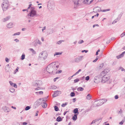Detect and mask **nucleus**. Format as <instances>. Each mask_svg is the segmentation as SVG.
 Returning a JSON list of instances; mask_svg holds the SVG:
<instances>
[{
  "label": "nucleus",
  "mask_w": 125,
  "mask_h": 125,
  "mask_svg": "<svg viewBox=\"0 0 125 125\" xmlns=\"http://www.w3.org/2000/svg\"><path fill=\"white\" fill-rule=\"evenodd\" d=\"M94 0H73L74 4L76 6L81 5L83 3L90 4Z\"/></svg>",
  "instance_id": "nucleus-1"
},
{
  "label": "nucleus",
  "mask_w": 125,
  "mask_h": 125,
  "mask_svg": "<svg viewBox=\"0 0 125 125\" xmlns=\"http://www.w3.org/2000/svg\"><path fill=\"white\" fill-rule=\"evenodd\" d=\"M56 65L52 63L48 65L46 68V70L50 74L52 73L56 70Z\"/></svg>",
  "instance_id": "nucleus-2"
},
{
  "label": "nucleus",
  "mask_w": 125,
  "mask_h": 125,
  "mask_svg": "<svg viewBox=\"0 0 125 125\" xmlns=\"http://www.w3.org/2000/svg\"><path fill=\"white\" fill-rule=\"evenodd\" d=\"M1 6L3 11H5L8 9L9 6V2L8 0H3Z\"/></svg>",
  "instance_id": "nucleus-3"
},
{
  "label": "nucleus",
  "mask_w": 125,
  "mask_h": 125,
  "mask_svg": "<svg viewBox=\"0 0 125 125\" xmlns=\"http://www.w3.org/2000/svg\"><path fill=\"white\" fill-rule=\"evenodd\" d=\"M105 74V73L104 71H103L101 73V74H102V78L101 80V82L102 83L105 82L109 79V76L107 75H104Z\"/></svg>",
  "instance_id": "nucleus-4"
},
{
  "label": "nucleus",
  "mask_w": 125,
  "mask_h": 125,
  "mask_svg": "<svg viewBox=\"0 0 125 125\" xmlns=\"http://www.w3.org/2000/svg\"><path fill=\"white\" fill-rule=\"evenodd\" d=\"M102 78V75L101 73L100 75L95 76L94 78V82L96 83H99L101 81Z\"/></svg>",
  "instance_id": "nucleus-5"
},
{
  "label": "nucleus",
  "mask_w": 125,
  "mask_h": 125,
  "mask_svg": "<svg viewBox=\"0 0 125 125\" xmlns=\"http://www.w3.org/2000/svg\"><path fill=\"white\" fill-rule=\"evenodd\" d=\"M34 8L31 7V9H32L30 13L28 15V16H29L31 17H33L35 16L36 17H37L39 16L38 14H37L36 13V11L34 10L33 8Z\"/></svg>",
  "instance_id": "nucleus-6"
},
{
  "label": "nucleus",
  "mask_w": 125,
  "mask_h": 125,
  "mask_svg": "<svg viewBox=\"0 0 125 125\" xmlns=\"http://www.w3.org/2000/svg\"><path fill=\"white\" fill-rule=\"evenodd\" d=\"M47 52L46 51H43L39 54V57L40 58H43L44 60L45 59L47 56Z\"/></svg>",
  "instance_id": "nucleus-7"
},
{
  "label": "nucleus",
  "mask_w": 125,
  "mask_h": 125,
  "mask_svg": "<svg viewBox=\"0 0 125 125\" xmlns=\"http://www.w3.org/2000/svg\"><path fill=\"white\" fill-rule=\"evenodd\" d=\"M42 83V82L40 80H36L32 83V85L34 86L39 87L41 86Z\"/></svg>",
  "instance_id": "nucleus-8"
},
{
  "label": "nucleus",
  "mask_w": 125,
  "mask_h": 125,
  "mask_svg": "<svg viewBox=\"0 0 125 125\" xmlns=\"http://www.w3.org/2000/svg\"><path fill=\"white\" fill-rule=\"evenodd\" d=\"M54 6V2L52 1H49L48 3L47 7L48 9H53Z\"/></svg>",
  "instance_id": "nucleus-9"
},
{
  "label": "nucleus",
  "mask_w": 125,
  "mask_h": 125,
  "mask_svg": "<svg viewBox=\"0 0 125 125\" xmlns=\"http://www.w3.org/2000/svg\"><path fill=\"white\" fill-rule=\"evenodd\" d=\"M43 99H39L35 103V105L36 107H37L40 104L42 105V104Z\"/></svg>",
  "instance_id": "nucleus-10"
},
{
  "label": "nucleus",
  "mask_w": 125,
  "mask_h": 125,
  "mask_svg": "<svg viewBox=\"0 0 125 125\" xmlns=\"http://www.w3.org/2000/svg\"><path fill=\"white\" fill-rule=\"evenodd\" d=\"M123 12H121V13L119 14L118 17L115 20H114L112 22V24H115L116 23L117 21H119L121 19V18L123 14Z\"/></svg>",
  "instance_id": "nucleus-11"
},
{
  "label": "nucleus",
  "mask_w": 125,
  "mask_h": 125,
  "mask_svg": "<svg viewBox=\"0 0 125 125\" xmlns=\"http://www.w3.org/2000/svg\"><path fill=\"white\" fill-rule=\"evenodd\" d=\"M99 120L98 119L93 120L91 123L90 125H98L99 124Z\"/></svg>",
  "instance_id": "nucleus-12"
},
{
  "label": "nucleus",
  "mask_w": 125,
  "mask_h": 125,
  "mask_svg": "<svg viewBox=\"0 0 125 125\" xmlns=\"http://www.w3.org/2000/svg\"><path fill=\"white\" fill-rule=\"evenodd\" d=\"M93 105L94 107H96L101 105V104L100 101H99V100L95 101L93 103Z\"/></svg>",
  "instance_id": "nucleus-13"
},
{
  "label": "nucleus",
  "mask_w": 125,
  "mask_h": 125,
  "mask_svg": "<svg viewBox=\"0 0 125 125\" xmlns=\"http://www.w3.org/2000/svg\"><path fill=\"white\" fill-rule=\"evenodd\" d=\"M83 56H80L78 58H76L75 60V61L76 62H79L81 61L83 58Z\"/></svg>",
  "instance_id": "nucleus-14"
},
{
  "label": "nucleus",
  "mask_w": 125,
  "mask_h": 125,
  "mask_svg": "<svg viewBox=\"0 0 125 125\" xmlns=\"http://www.w3.org/2000/svg\"><path fill=\"white\" fill-rule=\"evenodd\" d=\"M61 92L58 91H56L54 92V93L52 95V96L53 97H55L57 96L60 94L59 93Z\"/></svg>",
  "instance_id": "nucleus-15"
},
{
  "label": "nucleus",
  "mask_w": 125,
  "mask_h": 125,
  "mask_svg": "<svg viewBox=\"0 0 125 125\" xmlns=\"http://www.w3.org/2000/svg\"><path fill=\"white\" fill-rule=\"evenodd\" d=\"M11 18V16H7L5 18L3 19L2 20L3 22H5L9 20Z\"/></svg>",
  "instance_id": "nucleus-16"
},
{
  "label": "nucleus",
  "mask_w": 125,
  "mask_h": 125,
  "mask_svg": "<svg viewBox=\"0 0 125 125\" xmlns=\"http://www.w3.org/2000/svg\"><path fill=\"white\" fill-rule=\"evenodd\" d=\"M42 106L43 108H45L47 106V104L46 103L44 99L43 101L42 102Z\"/></svg>",
  "instance_id": "nucleus-17"
},
{
  "label": "nucleus",
  "mask_w": 125,
  "mask_h": 125,
  "mask_svg": "<svg viewBox=\"0 0 125 125\" xmlns=\"http://www.w3.org/2000/svg\"><path fill=\"white\" fill-rule=\"evenodd\" d=\"M99 100L100 101L101 104V105L106 102L107 101V99H100Z\"/></svg>",
  "instance_id": "nucleus-18"
},
{
  "label": "nucleus",
  "mask_w": 125,
  "mask_h": 125,
  "mask_svg": "<svg viewBox=\"0 0 125 125\" xmlns=\"http://www.w3.org/2000/svg\"><path fill=\"white\" fill-rule=\"evenodd\" d=\"M100 8L98 7H96L94 9V11L95 12H98L100 11Z\"/></svg>",
  "instance_id": "nucleus-19"
},
{
  "label": "nucleus",
  "mask_w": 125,
  "mask_h": 125,
  "mask_svg": "<svg viewBox=\"0 0 125 125\" xmlns=\"http://www.w3.org/2000/svg\"><path fill=\"white\" fill-rule=\"evenodd\" d=\"M13 23H10L7 25L6 26L8 28H10L13 27Z\"/></svg>",
  "instance_id": "nucleus-20"
},
{
  "label": "nucleus",
  "mask_w": 125,
  "mask_h": 125,
  "mask_svg": "<svg viewBox=\"0 0 125 125\" xmlns=\"http://www.w3.org/2000/svg\"><path fill=\"white\" fill-rule=\"evenodd\" d=\"M9 83L10 85L12 86H13L16 88H17V86L16 83H13L11 81H9Z\"/></svg>",
  "instance_id": "nucleus-21"
},
{
  "label": "nucleus",
  "mask_w": 125,
  "mask_h": 125,
  "mask_svg": "<svg viewBox=\"0 0 125 125\" xmlns=\"http://www.w3.org/2000/svg\"><path fill=\"white\" fill-rule=\"evenodd\" d=\"M78 115L77 114H74V115L72 119L73 120L75 121L77 119V115Z\"/></svg>",
  "instance_id": "nucleus-22"
},
{
  "label": "nucleus",
  "mask_w": 125,
  "mask_h": 125,
  "mask_svg": "<svg viewBox=\"0 0 125 125\" xmlns=\"http://www.w3.org/2000/svg\"><path fill=\"white\" fill-rule=\"evenodd\" d=\"M78 109L76 108L74 109L73 111V113H74V114H77V115H78L79 114V112H78Z\"/></svg>",
  "instance_id": "nucleus-23"
},
{
  "label": "nucleus",
  "mask_w": 125,
  "mask_h": 125,
  "mask_svg": "<svg viewBox=\"0 0 125 125\" xmlns=\"http://www.w3.org/2000/svg\"><path fill=\"white\" fill-rule=\"evenodd\" d=\"M9 64H8L6 65L5 67V71L6 72H8V70L9 69Z\"/></svg>",
  "instance_id": "nucleus-24"
},
{
  "label": "nucleus",
  "mask_w": 125,
  "mask_h": 125,
  "mask_svg": "<svg viewBox=\"0 0 125 125\" xmlns=\"http://www.w3.org/2000/svg\"><path fill=\"white\" fill-rule=\"evenodd\" d=\"M84 89V88L82 87H79L77 88V90L78 91H82Z\"/></svg>",
  "instance_id": "nucleus-25"
},
{
  "label": "nucleus",
  "mask_w": 125,
  "mask_h": 125,
  "mask_svg": "<svg viewBox=\"0 0 125 125\" xmlns=\"http://www.w3.org/2000/svg\"><path fill=\"white\" fill-rule=\"evenodd\" d=\"M92 98V96L90 94H88L87 95L86 97V99L89 100L91 99Z\"/></svg>",
  "instance_id": "nucleus-26"
},
{
  "label": "nucleus",
  "mask_w": 125,
  "mask_h": 125,
  "mask_svg": "<svg viewBox=\"0 0 125 125\" xmlns=\"http://www.w3.org/2000/svg\"><path fill=\"white\" fill-rule=\"evenodd\" d=\"M104 65V64L103 63H102L101 64H99L98 66V68L99 69H100L102 68L103 67Z\"/></svg>",
  "instance_id": "nucleus-27"
},
{
  "label": "nucleus",
  "mask_w": 125,
  "mask_h": 125,
  "mask_svg": "<svg viewBox=\"0 0 125 125\" xmlns=\"http://www.w3.org/2000/svg\"><path fill=\"white\" fill-rule=\"evenodd\" d=\"M29 50L33 54H34L36 53L35 51L33 49L30 48L29 49Z\"/></svg>",
  "instance_id": "nucleus-28"
},
{
  "label": "nucleus",
  "mask_w": 125,
  "mask_h": 125,
  "mask_svg": "<svg viewBox=\"0 0 125 125\" xmlns=\"http://www.w3.org/2000/svg\"><path fill=\"white\" fill-rule=\"evenodd\" d=\"M56 120L58 122H60L62 120V119L60 116L58 117L56 119Z\"/></svg>",
  "instance_id": "nucleus-29"
},
{
  "label": "nucleus",
  "mask_w": 125,
  "mask_h": 125,
  "mask_svg": "<svg viewBox=\"0 0 125 125\" xmlns=\"http://www.w3.org/2000/svg\"><path fill=\"white\" fill-rule=\"evenodd\" d=\"M36 41L37 43L40 45L42 44L41 42L38 39H37L36 40Z\"/></svg>",
  "instance_id": "nucleus-30"
},
{
  "label": "nucleus",
  "mask_w": 125,
  "mask_h": 125,
  "mask_svg": "<svg viewBox=\"0 0 125 125\" xmlns=\"http://www.w3.org/2000/svg\"><path fill=\"white\" fill-rule=\"evenodd\" d=\"M35 93L37 94H42L43 93V92L42 91H40L39 92H36Z\"/></svg>",
  "instance_id": "nucleus-31"
},
{
  "label": "nucleus",
  "mask_w": 125,
  "mask_h": 125,
  "mask_svg": "<svg viewBox=\"0 0 125 125\" xmlns=\"http://www.w3.org/2000/svg\"><path fill=\"white\" fill-rule=\"evenodd\" d=\"M62 54V52H56L54 54V56H55L56 55H61Z\"/></svg>",
  "instance_id": "nucleus-32"
},
{
  "label": "nucleus",
  "mask_w": 125,
  "mask_h": 125,
  "mask_svg": "<svg viewBox=\"0 0 125 125\" xmlns=\"http://www.w3.org/2000/svg\"><path fill=\"white\" fill-rule=\"evenodd\" d=\"M55 110L56 111H57L59 110V109L58 107L57 106H54Z\"/></svg>",
  "instance_id": "nucleus-33"
},
{
  "label": "nucleus",
  "mask_w": 125,
  "mask_h": 125,
  "mask_svg": "<svg viewBox=\"0 0 125 125\" xmlns=\"http://www.w3.org/2000/svg\"><path fill=\"white\" fill-rule=\"evenodd\" d=\"M81 69H79L78 71H77L76 73L75 74H74L73 75V76H75V75L79 73L80 72H81Z\"/></svg>",
  "instance_id": "nucleus-34"
},
{
  "label": "nucleus",
  "mask_w": 125,
  "mask_h": 125,
  "mask_svg": "<svg viewBox=\"0 0 125 125\" xmlns=\"http://www.w3.org/2000/svg\"><path fill=\"white\" fill-rule=\"evenodd\" d=\"M15 90V89L13 88H11L10 89V91L11 93H13Z\"/></svg>",
  "instance_id": "nucleus-35"
},
{
  "label": "nucleus",
  "mask_w": 125,
  "mask_h": 125,
  "mask_svg": "<svg viewBox=\"0 0 125 125\" xmlns=\"http://www.w3.org/2000/svg\"><path fill=\"white\" fill-rule=\"evenodd\" d=\"M25 55L24 54H23L21 57V59L22 60H23L25 58Z\"/></svg>",
  "instance_id": "nucleus-36"
},
{
  "label": "nucleus",
  "mask_w": 125,
  "mask_h": 125,
  "mask_svg": "<svg viewBox=\"0 0 125 125\" xmlns=\"http://www.w3.org/2000/svg\"><path fill=\"white\" fill-rule=\"evenodd\" d=\"M33 44L34 46L36 47L37 45V42H33Z\"/></svg>",
  "instance_id": "nucleus-37"
},
{
  "label": "nucleus",
  "mask_w": 125,
  "mask_h": 125,
  "mask_svg": "<svg viewBox=\"0 0 125 125\" xmlns=\"http://www.w3.org/2000/svg\"><path fill=\"white\" fill-rule=\"evenodd\" d=\"M125 121V119H124L122 120V121L120 122L119 123V124L121 125H122L124 123V122Z\"/></svg>",
  "instance_id": "nucleus-38"
},
{
  "label": "nucleus",
  "mask_w": 125,
  "mask_h": 125,
  "mask_svg": "<svg viewBox=\"0 0 125 125\" xmlns=\"http://www.w3.org/2000/svg\"><path fill=\"white\" fill-rule=\"evenodd\" d=\"M20 33L21 32H17L13 34V36H14L17 35H19L20 34Z\"/></svg>",
  "instance_id": "nucleus-39"
},
{
  "label": "nucleus",
  "mask_w": 125,
  "mask_h": 125,
  "mask_svg": "<svg viewBox=\"0 0 125 125\" xmlns=\"http://www.w3.org/2000/svg\"><path fill=\"white\" fill-rule=\"evenodd\" d=\"M31 108V107L30 106H27L25 108V110H29Z\"/></svg>",
  "instance_id": "nucleus-40"
},
{
  "label": "nucleus",
  "mask_w": 125,
  "mask_h": 125,
  "mask_svg": "<svg viewBox=\"0 0 125 125\" xmlns=\"http://www.w3.org/2000/svg\"><path fill=\"white\" fill-rule=\"evenodd\" d=\"M64 41L63 40H60L59 41H58L57 42V44H60L62 42H63Z\"/></svg>",
  "instance_id": "nucleus-41"
},
{
  "label": "nucleus",
  "mask_w": 125,
  "mask_h": 125,
  "mask_svg": "<svg viewBox=\"0 0 125 125\" xmlns=\"http://www.w3.org/2000/svg\"><path fill=\"white\" fill-rule=\"evenodd\" d=\"M70 95L71 97L74 96L75 95V94L74 92H72L71 93Z\"/></svg>",
  "instance_id": "nucleus-42"
},
{
  "label": "nucleus",
  "mask_w": 125,
  "mask_h": 125,
  "mask_svg": "<svg viewBox=\"0 0 125 125\" xmlns=\"http://www.w3.org/2000/svg\"><path fill=\"white\" fill-rule=\"evenodd\" d=\"M67 104V102L65 103V104H62L61 106L62 107H64Z\"/></svg>",
  "instance_id": "nucleus-43"
},
{
  "label": "nucleus",
  "mask_w": 125,
  "mask_h": 125,
  "mask_svg": "<svg viewBox=\"0 0 125 125\" xmlns=\"http://www.w3.org/2000/svg\"><path fill=\"white\" fill-rule=\"evenodd\" d=\"M119 70H121L122 71H124L125 72V69H124L123 67H119Z\"/></svg>",
  "instance_id": "nucleus-44"
},
{
  "label": "nucleus",
  "mask_w": 125,
  "mask_h": 125,
  "mask_svg": "<svg viewBox=\"0 0 125 125\" xmlns=\"http://www.w3.org/2000/svg\"><path fill=\"white\" fill-rule=\"evenodd\" d=\"M110 10V9H106L105 10H102L101 11L103 12H105L108 11H109Z\"/></svg>",
  "instance_id": "nucleus-45"
},
{
  "label": "nucleus",
  "mask_w": 125,
  "mask_h": 125,
  "mask_svg": "<svg viewBox=\"0 0 125 125\" xmlns=\"http://www.w3.org/2000/svg\"><path fill=\"white\" fill-rule=\"evenodd\" d=\"M42 88L39 87H38L36 88H35V90H39L41 89H42Z\"/></svg>",
  "instance_id": "nucleus-46"
},
{
  "label": "nucleus",
  "mask_w": 125,
  "mask_h": 125,
  "mask_svg": "<svg viewBox=\"0 0 125 125\" xmlns=\"http://www.w3.org/2000/svg\"><path fill=\"white\" fill-rule=\"evenodd\" d=\"M98 59V56H97L96 59L93 61V62H96L97 60Z\"/></svg>",
  "instance_id": "nucleus-47"
},
{
  "label": "nucleus",
  "mask_w": 125,
  "mask_h": 125,
  "mask_svg": "<svg viewBox=\"0 0 125 125\" xmlns=\"http://www.w3.org/2000/svg\"><path fill=\"white\" fill-rule=\"evenodd\" d=\"M125 35V32H123L120 35V37H122L124 36Z\"/></svg>",
  "instance_id": "nucleus-48"
},
{
  "label": "nucleus",
  "mask_w": 125,
  "mask_h": 125,
  "mask_svg": "<svg viewBox=\"0 0 125 125\" xmlns=\"http://www.w3.org/2000/svg\"><path fill=\"white\" fill-rule=\"evenodd\" d=\"M84 42V41L83 40H80L78 42L79 44H81Z\"/></svg>",
  "instance_id": "nucleus-49"
},
{
  "label": "nucleus",
  "mask_w": 125,
  "mask_h": 125,
  "mask_svg": "<svg viewBox=\"0 0 125 125\" xmlns=\"http://www.w3.org/2000/svg\"><path fill=\"white\" fill-rule=\"evenodd\" d=\"M122 57V56L121 54H120L119 55L117 56H116V57L117 59H119Z\"/></svg>",
  "instance_id": "nucleus-50"
},
{
  "label": "nucleus",
  "mask_w": 125,
  "mask_h": 125,
  "mask_svg": "<svg viewBox=\"0 0 125 125\" xmlns=\"http://www.w3.org/2000/svg\"><path fill=\"white\" fill-rule=\"evenodd\" d=\"M79 81V79H75L74 80V83H76L78 82Z\"/></svg>",
  "instance_id": "nucleus-51"
},
{
  "label": "nucleus",
  "mask_w": 125,
  "mask_h": 125,
  "mask_svg": "<svg viewBox=\"0 0 125 125\" xmlns=\"http://www.w3.org/2000/svg\"><path fill=\"white\" fill-rule=\"evenodd\" d=\"M89 78L90 77L89 76H87L86 77L85 80L87 81H88L89 80Z\"/></svg>",
  "instance_id": "nucleus-52"
},
{
  "label": "nucleus",
  "mask_w": 125,
  "mask_h": 125,
  "mask_svg": "<svg viewBox=\"0 0 125 125\" xmlns=\"http://www.w3.org/2000/svg\"><path fill=\"white\" fill-rule=\"evenodd\" d=\"M5 61L6 62H9V60L6 57L5 58Z\"/></svg>",
  "instance_id": "nucleus-53"
},
{
  "label": "nucleus",
  "mask_w": 125,
  "mask_h": 125,
  "mask_svg": "<svg viewBox=\"0 0 125 125\" xmlns=\"http://www.w3.org/2000/svg\"><path fill=\"white\" fill-rule=\"evenodd\" d=\"M2 109L4 110L5 111H6V110H7V109L6 107L5 106L3 107L2 108Z\"/></svg>",
  "instance_id": "nucleus-54"
},
{
  "label": "nucleus",
  "mask_w": 125,
  "mask_h": 125,
  "mask_svg": "<svg viewBox=\"0 0 125 125\" xmlns=\"http://www.w3.org/2000/svg\"><path fill=\"white\" fill-rule=\"evenodd\" d=\"M122 113V111L121 109L120 110V111H119L118 112V113L119 114H121Z\"/></svg>",
  "instance_id": "nucleus-55"
},
{
  "label": "nucleus",
  "mask_w": 125,
  "mask_h": 125,
  "mask_svg": "<svg viewBox=\"0 0 125 125\" xmlns=\"http://www.w3.org/2000/svg\"><path fill=\"white\" fill-rule=\"evenodd\" d=\"M99 26V25L98 24H96L94 25L93 26V28H94L95 26L98 27Z\"/></svg>",
  "instance_id": "nucleus-56"
},
{
  "label": "nucleus",
  "mask_w": 125,
  "mask_h": 125,
  "mask_svg": "<svg viewBox=\"0 0 125 125\" xmlns=\"http://www.w3.org/2000/svg\"><path fill=\"white\" fill-rule=\"evenodd\" d=\"M59 78L58 77H56V78H54L53 79L54 81L55 82L56 81L57 79Z\"/></svg>",
  "instance_id": "nucleus-57"
},
{
  "label": "nucleus",
  "mask_w": 125,
  "mask_h": 125,
  "mask_svg": "<svg viewBox=\"0 0 125 125\" xmlns=\"http://www.w3.org/2000/svg\"><path fill=\"white\" fill-rule=\"evenodd\" d=\"M115 99H117L118 98V95H116L115 96Z\"/></svg>",
  "instance_id": "nucleus-58"
},
{
  "label": "nucleus",
  "mask_w": 125,
  "mask_h": 125,
  "mask_svg": "<svg viewBox=\"0 0 125 125\" xmlns=\"http://www.w3.org/2000/svg\"><path fill=\"white\" fill-rule=\"evenodd\" d=\"M62 72V71L61 70H59V71H57V73H61Z\"/></svg>",
  "instance_id": "nucleus-59"
},
{
  "label": "nucleus",
  "mask_w": 125,
  "mask_h": 125,
  "mask_svg": "<svg viewBox=\"0 0 125 125\" xmlns=\"http://www.w3.org/2000/svg\"><path fill=\"white\" fill-rule=\"evenodd\" d=\"M88 52V51L87 50H84L82 51V52H85V53H87Z\"/></svg>",
  "instance_id": "nucleus-60"
},
{
  "label": "nucleus",
  "mask_w": 125,
  "mask_h": 125,
  "mask_svg": "<svg viewBox=\"0 0 125 125\" xmlns=\"http://www.w3.org/2000/svg\"><path fill=\"white\" fill-rule=\"evenodd\" d=\"M73 76H73H71V77H69V78H68V79L69 80H71V79H72V78L73 77V76Z\"/></svg>",
  "instance_id": "nucleus-61"
},
{
  "label": "nucleus",
  "mask_w": 125,
  "mask_h": 125,
  "mask_svg": "<svg viewBox=\"0 0 125 125\" xmlns=\"http://www.w3.org/2000/svg\"><path fill=\"white\" fill-rule=\"evenodd\" d=\"M32 5V4H30L29 5V7H28V8L27 9V10H28V9H30V7H31V6Z\"/></svg>",
  "instance_id": "nucleus-62"
},
{
  "label": "nucleus",
  "mask_w": 125,
  "mask_h": 125,
  "mask_svg": "<svg viewBox=\"0 0 125 125\" xmlns=\"http://www.w3.org/2000/svg\"><path fill=\"white\" fill-rule=\"evenodd\" d=\"M13 125H20V124L18 123H14Z\"/></svg>",
  "instance_id": "nucleus-63"
},
{
  "label": "nucleus",
  "mask_w": 125,
  "mask_h": 125,
  "mask_svg": "<svg viewBox=\"0 0 125 125\" xmlns=\"http://www.w3.org/2000/svg\"><path fill=\"white\" fill-rule=\"evenodd\" d=\"M14 41H15L16 42H18L19 41V40L17 39H15L14 40Z\"/></svg>",
  "instance_id": "nucleus-64"
}]
</instances>
